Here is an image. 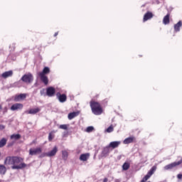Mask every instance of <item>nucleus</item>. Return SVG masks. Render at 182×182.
Listing matches in <instances>:
<instances>
[{
	"instance_id": "32",
	"label": "nucleus",
	"mask_w": 182,
	"mask_h": 182,
	"mask_svg": "<svg viewBox=\"0 0 182 182\" xmlns=\"http://www.w3.org/2000/svg\"><path fill=\"white\" fill-rule=\"evenodd\" d=\"M151 177L150 175H149V173H147L144 178L141 181V182H146L149 180V178Z\"/></svg>"
},
{
	"instance_id": "20",
	"label": "nucleus",
	"mask_w": 182,
	"mask_h": 182,
	"mask_svg": "<svg viewBox=\"0 0 182 182\" xmlns=\"http://www.w3.org/2000/svg\"><path fill=\"white\" fill-rule=\"evenodd\" d=\"M163 23L164 25H168L170 23V14L168 13L163 19Z\"/></svg>"
},
{
	"instance_id": "23",
	"label": "nucleus",
	"mask_w": 182,
	"mask_h": 182,
	"mask_svg": "<svg viewBox=\"0 0 182 182\" xmlns=\"http://www.w3.org/2000/svg\"><path fill=\"white\" fill-rule=\"evenodd\" d=\"M22 86V84H21V80L15 82L10 85L9 87H21Z\"/></svg>"
},
{
	"instance_id": "35",
	"label": "nucleus",
	"mask_w": 182,
	"mask_h": 182,
	"mask_svg": "<svg viewBox=\"0 0 182 182\" xmlns=\"http://www.w3.org/2000/svg\"><path fill=\"white\" fill-rule=\"evenodd\" d=\"M55 136H53V135H52V133H50L49 134V135H48V140L50 141H52V140H53V138H54Z\"/></svg>"
},
{
	"instance_id": "45",
	"label": "nucleus",
	"mask_w": 182,
	"mask_h": 182,
	"mask_svg": "<svg viewBox=\"0 0 182 182\" xmlns=\"http://www.w3.org/2000/svg\"><path fill=\"white\" fill-rule=\"evenodd\" d=\"M16 58H13V60H15Z\"/></svg>"
},
{
	"instance_id": "27",
	"label": "nucleus",
	"mask_w": 182,
	"mask_h": 182,
	"mask_svg": "<svg viewBox=\"0 0 182 182\" xmlns=\"http://www.w3.org/2000/svg\"><path fill=\"white\" fill-rule=\"evenodd\" d=\"M10 139H11V140H19V139H21V134H14L11 135Z\"/></svg>"
},
{
	"instance_id": "30",
	"label": "nucleus",
	"mask_w": 182,
	"mask_h": 182,
	"mask_svg": "<svg viewBox=\"0 0 182 182\" xmlns=\"http://www.w3.org/2000/svg\"><path fill=\"white\" fill-rule=\"evenodd\" d=\"M68 127H69L68 124H61L59 126V129H61L63 130H68Z\"/></svg>"
},
{
	"instance_id": "31",
	"label": "nucleus",
	"mask_w": 182,
	"mask_h": 182,
	"mask_svg": "<svg viewBox=\"0 0 182 182\" xmlns=\"http://www.w3.org/2000/svg\"><path fill=\"white\" fill-rule=\"evenodd\" d=\"M114 130L113 125H111L105 130V132H107V133H112Z\"/></svg>"
},
{
	"instance_id": "14",
	"label": "nucleus",
	"mask_w": 182,
	"mask_h": 182,
	"mask_svg": "<svg viewBox=\"0 0 182 182\" xmlns=\"http://www.w3.org/2000/svg\"><path fill=\"white\" fill-rule=\"evenodd\" d=\"M41 112V109L39 108H34V109H31L29 111H26L25 113L26 114H36V113H39Z\"/></svg>"
},
{
	"instance_id": "7",
	"label": "nucleus",
	"mask_w": 182,
	"mask_h": 182,
	"mask_svg": "<svg viewBox=\"0 0 182 182\" xmlns=\"http://www.w3.org/2000/svg\"><path fill=\"white\" fill-rule=\"evenodd\" d=\"M42 153V148H36V149H30L29 154L30 156H36L38 154H41Z\"/></svg>"
},
{
	"instance_id": "15",
	"label": "nucleus",
	"mask_w": 182,
	"mask_h": 182,
	"mask_svg": "<svg viewBox=\"0 0 182 182\" xmlns=\"http://www.w3.org/2000/svg\"><path fill=\"white\" fill-rule=\"evenodd\" d=\"M40 76V79L44 85H48L49 83V80L48 79V76L43 75V74H38Z\"/></svg>"
},
{
	"instance_id": "13",
	"label": "nucleus",
	"mask_w": 182,
	"mask_h": 182,
	"mask_svg": "<svg viewBox=\"0 0 182 182\" xmlns=\"http://www.w3.org/2000/svg\"><path fill=\"white\" fill-rule=\"evenodd\" d=\"M134 140H136V137H134V136H129L127 139H125L123 141V144H130V143H133L134 141Z\"/></svg>"
},
{
	"instance_id": "1",
	"label": "nucleus",
	"mask_w": 182,
	"mask_h": 182,
	"mask_svg": "<svg viewBox=\"0 0 182 182\" xmlns=\"http://www.w3.org/2000/svg\"><path fill=\"white\" fill-rule=\"evenodd\" d=\"M22 161H23V159L21 157L8 156L4 161V164L12 166V170H22V168H25V167H31V164H26L22 163Z\"/></svg>"
},
{
	"instance_id": "17",
	"label": "nucleus",
	"mask_w": 182,
	"mask_h": 182,
	"mask_svg": "<svg viewBox=\"0 0 182 182\" xmlns=\"http://www.w3.org/2000/svg\"><path fill=\"white\" fill-rule=\"evenodd\" d=\"M23 99H26V94H20L18 95H16L14 100L16 102H19V100H22Z\"/></svg>"
},
{
	"instance_id": "11",
	"label": "nucleus",
	"mask_w": 182,
	"mask_h": 182,
	"mask_svg": "<svg viewBox=\"0 0 182 182\" xmlns=\"http://www.w3.org/2000/svg\"><path fill=\"white\" fill-rule=\"evenodd\" d=\"M122 141H112L109 143V144L108 145L109 146V149H117V147H119V146H120Z\"/></svg>"
},
{
	"instance_id": "8",
	"label": "nucleus",
	"mask_w": 182,
	"mask_h": 182,
	"mask_svg": "<svg viewBox=\"0 0 182 182\" xmlns=\"http://www.w3.org/2000/svg\"><path fill=\"white\" fill-rule=\"evenodd\" d=\"M23 108V105L21 103H16L13 105L10 109L12 110V112H15V110H21Z\"/></svg>"
},
{
	"instance_id": "28",
	"label": "nucleus",
	"mask_w": 182,
	"mask_h": 182,
	"mask_svg": "<svg viewBox=\"0 0 182 182\" xmlns=\"http://www.w3.org/2000/svg\"><path fill=\"white\" fill-rule=\"evenodd\" d=\"M128 168H130V163L129 162L124 163V164L122 165V170L126 171H127Z\"/></svg>"
},
{
	"instance_id": "2",
	"label": "nucleus",
	"mask_w": 182,
	"mask_h": 182,
	"mask_svg": "<svg viewBox=\"0 0 182 182\" xmlns=\"http://www.w3.org/2000/svg\"><path fill=\"white\" fill-rule=\"evenodd\" d=\"M90 106L91 107L92 112L93 114H95V116H100V114H102L103 113V109L102 108V105H100V103L95 101H91L90 102Z\"/></svg>"
},
{
	"instance_id": "34",
	"label": "nucleus",
	"mask_w": 182,
	"mask_h": 182,
	"mask_svg": "<svg viewBox=\"0 0 182 182\" xmlns=\"http://www.w3.org/2000/svg\"><path fill=\"white\" fill-rule=\"evenodd\" d=\"M10 49H11V50L15 51V49L16 48V43H13L11 46H10Z\"/></svg>"
},
{
	"instance_id": "21",
	"label": "nucleus",
	"mask_w": 182,
	"mask_h": 182,
	"mask_svg": "<svg viewBox=\"0 0 182 182\" xmlns=\"http://www.w3.org/2000/svg\"><path fill=\"white\" fill-rule=\"evenodd\" d=\"M182 26L181 21H179L176 24L174 25V31L175 32H180V28Z\"/></svg>"
},
{
	"instance_id": "18",
	"label": "nucleus",
	"mask_w": 182,
	"mask_h": 182,
	"mask_svg": "<svg viewBox=\"0 0 182 182\" xmlns=\"http://www.w3.org/2000/svg\"><path fill=\"white\" fill-rule=\"evenodd\" d=\"M78 114H79V112H73L68 114V118L69 120H72L73 119H75V117H77Z\"/></svg>"
},
{
	"instance_id": "42",
	"label": "nucleus",
	"mask_w": 182,
	"mask_h": 182,
	"mask_svg": "<svg viewBox=\"0 0 182 182\" xmlns=\"http://www.w3.org/2000/svg\"><path fill=\"white\" fill-rule=\"evenodd\" d=\"M114 181L115 182H120V181H122V179H115Z\"/></svg>"
},
{
	"instance_id": "3",
	"label": "nucleus",
	"mask_w": 182,
	"mask_h": 182,
	"mask_svg": "<svg viewBox=\"0 0 182 182\" xmlns=\"http://www.w3.org/2000/svg\"><path fill=\"white\" fill-rule=\"evenodd\" d=\"M20 80L27 84L32 83L33 82V75H32V73H28L27 74L23 75Z\"/></svg>"
},
{
	"instance_id": "25",
	"label": "nucleus",
	"mask_w": 182,
	"mask_h": 182,
	"mask_svg": "<svg viewBox=\"0 0 182 182\" xmlns=\"http://www.w3.org/2000/svg\"><path fill=\"white\" fill-rule=\"evenodd\" d=\"M8 141V139L6 138H2L0 140V149L2 147H4V146H6V142Z\"/></svg>"
},
{
	"instance_id": "10",
	"label": "nucleus",
	"mask_w": 182,
	"mask_h": 182,
	"mask_svg": "<svg viewBox=\"0 0 182 182\" xmlns=\"http://www.w3.org/2000/svg\"><path fill=\"white\" fill-rule=\"evenodd\" d=\"M13 75H14V71L9 70L1 74V77H3V79H8V77H12Z\"/></svg>"
},
{
	"instance_id": "44",
	"label": "nucleus",
	"mask_w": 182,
	"mask_h": 182,
	"mask_svg": "<svg viewBox=\"0 0 182 182\" xmlns=\"http://www.w3.org/2000/svg\"><path fill=\"white\" fill-rule=\"evenodd\" d=\"M0 110H2V105H0Z\"/></svg>"
},
{
	"instance_id": "12",
	"label": "nucleus",
	"mask_w": 182,
	"mask_h": 182,
	"mask_svg": "<svg viewBox=\"0 0 182 182\" xmlns=\"http://www.w3.org/2000/svg\"><path fill=\"white\" fill-rule=\"evenodd\" d=\"M109 153H110V146H107L102 150V157H107V156H109Z\"/></svg>"
},
{
	"instance_id": "36",
	"label": "nucleus",
	"mask_w": 182,
	"mask_h": 182,
	"mask_svg": "<svg viewBox=\"0 0 182 182\" xmlns=\"http://www.w3.org/2000/svg\"><path fill=\"white\" fill-rule=\"evenodd\" d=\"M40 95L41 96H46V94L45 93V89H43L40 91Z\"/></svg>"
},
{
	"instance_id": "40",
	"label": "nucleus",
	"mask_w": 182,
	"mask_h": 182,
	"mask_svg": "<svg viewBox=\"0 0 182 182\" xmlns=\"http://www.w3.org/2000/svg\"><path fill=\"white\" fill-rule=\"evenodd\" d=\"M46 154H42L41 155H40V158H43V157H46Z\"/></svg>"
},
{
	"instance_id": "22",
	"label": "nucleus",
	"mask_w": 182,
	"mask_h": 182,
	"mask_svg": "<svg viewBox=\"0 0 182 182\" xmlns=\"http://www.w3.org/2000/svg\"><path fill=\"white\" fill-rule=\"evenodd\" d=\"M50 73V69L48 67H45L42 72L39 73L38 75H46Z\"/></svg>"
},
{
	"instance_id": "37",
	"label": "nucleus",
	"mask_w": 182,
	"mask_h": 182,
	"mask_svg": "<svg viewBox=\"0 0 182 182\" xmlns=\"http://www.w3.org/2000/svg\"><path fill=\"white\" fill-rule=\"evenodd\" d=\"M5 113H8V107H5L3 109V114H5Z\"/></svg>"
},
{
	"instance_id": "33",
	"label": "nucleus",
	"mask_w": 182,
	"mask_h": 182,
	"mask_svg": "<svg viewBox=\"0 0 182 182\" xmlns=\"http://www.w3.org/2000/svg\"><path fill=\"white\" fill-rule=\"evenodd\" d=\"M93 130H95V127H88L86 129L87 133H92V132H93Z\"/></svg>"
},
{
	"instance_id": "6",
	"label": "nucleus",
	"mask_w": 182,
	"mask_h": 182,
	"mask_svg": "<svg viewBox=\"0 0 182 182\" xmlns=\"http://www.w3.org/2000/svg\"><path fill=\"white\" fill-rule=\"evenodd\" d=\"M55 93H56V90L53 87H48L46 89V96L48 97H53L55 96Z\"/></svg>"
},
{
	"instance_id": "29",
	"label": "nucleus",
	"mask_w": 182,
	"mask_h": 182,
	"mask_svg": "<svg viewBox=\"0 0 182 182\" xmlns=\"http://www.w3.org/2000/svg\"><path fill=\"white\" fill-rule=\"evenodd\" d=\"M68 151H62V157L63 159V160H68Z\"/></svg>"
},
{
	"instance_id": "26",
	"label": "nucleus",
	"mask_w": 182,
	"mask_h": 182,
	"mask_svg": "<svg viewBox=\"0 0 182 182\" xmlns=\"http://www.w3.org/2000/svg\"><path fill=\"white\" fill-rule=\"evenodd\" d=\"M156 170H157V167L156 166H154L151 167V168L149 171V172L147 173V174L149 176H153V174H154Z\"/></svg>"
},
{
	"instance_id": "38",
	"label": "nucleus",
	"mask_w": 182,
	"mask_h": 182,
	"mask_svg": "<svg viewBox=\"0 0 182 182\" xmlns=\"http://www.w3.org/2000/svg\"><path fill=\"white\" fill-rule=\"evenodd\" d=\"M177 178H178V180H182V174L181 173H178L177 175Z\"/></svg>"
},
{
	"instance_id": "24",
	"label": "nucleus",
	"mask_w": 182,
	"mask_h": 182,
	"mask_svg": "<svg viewBox=\"0 0 182 182\" xmlns=\"http://www.w3.org/2000/svg\"><path fill=\"white\" fill-rule=\"evenodd\" d=\"M0 174L1 176L6 174V167L4 165H0Z\"/></svg>"
},
{
	"instance_id": "5",
	"label": "nucleus",
	"mask_w": 182,
	"mask_h": 182,
	"mask_svg": "<svg viewBox=\"0 0 182 182\" xmlns=\"http://www.w3.org/2000/svg\"><path fill=\"white\" fill-rule=\"evenodd\" d=\"M56 97L60 103H65V102L68 100V97L66 96V94H60V92H57Z\"/></svg>"
},
{
	"instance_id": "4",
	"label": "nucleus",
	"mask_w": 182,
	"mask_h": 182,
	"mask_svg": "<svg viewBox=\"0 0 182 182\" xmlns=\"http://www.w3.org/2000/svg\"><path fill=\"white\" fill-rule=\"evenodd\" d=\"M181 163H182V158H181V159L178 161H175V162H173L168 165H166L164 167V170H173V168L177 167V166H180V164H181Z\"/></svg>"
},
{
	"instance_id": "9",
	"label": "nucleus",
	"mask_w": 182,
	"mask_h": 182,
	"mask_svg": "<svg viewBox=\"0 0 182 182\" xmlns=\"http://www.w3.org/2000/svg\"><path fill=\"white\" fill-rule=\"evenodd\" d=\"M58 153V146H54L53 149L47 152L46 154V156L47 157H53V156H56V154Z\"/></svg>"
},
{
	"instance_id": "41",
	"label": "nucleus",
	"mask_w": 182,
	"mask_h": 182,
	"mask_svg": "<svg viewBox=\"0 0 182 182\" xmlns=\"http://www.w3.org/2000/svg\"><path fill=\"white\" fill-rule=\"evenodd\" d=\"M109 181V179L107 178H104L103 182H107Z\"/></svg>"
},
{
	"instance_id": "16",
	"label": "nucleus",
	"mask_w": 182,
	"mask_h": 182,
	"mask_svg": "<svg viewBox=\"0 0 182 182\" xmlns=\"http://www.w3.org/2000/svg\"><path fill=\"white\" fill-rule=\"evenodd\" d=\"M89 157H90V154H82L80 156V160L81 161H87Z\"/></svg>"
},
{
	"instance_id": "39",
	"label": "nucleus",
	"mask_w": 182,
	"mask_h": 182,
	"mask_svg": "<svg viewBox=\"0 0 182 182\" xmlns=\"http://www.w3.org/2000/svg\"><path fill=\"white\" fill-rule=\"evenodd\" d=\"M5 125H4V124H0V130H4V129H5Z\"/></svg>"
},
{
	"instance_id": "43",
	"label": "nucleus",
	"mask_w": 182,
	"mask_h": 182,
	"mask_svg": "<svg viewBox=\"0 0 182 182\" xmlns=\"http://www.w3.org/2000/svg\"><path fill=\"white\" fill-rule=\"evenodd\" d=\"M58 33L56 32V33H55L54 36H58Z\"/></svg>"
},
{
	"instance_id": "19",
	"label": "nucleus",
	"mask_w": 182,
	"mask_h": 182,
	"mask_svg": "<svg viewBox=\"0 0 182 182\" xmlns=\"http://www.w3.org/2000/svg\"><path fill=\"white\" fill-rule=\"evenodd\" d=\"M151 18H153V14L150 11H148L144 16V22H146V21H149V19H151Z\"/></svg>"
}]
</instances>
